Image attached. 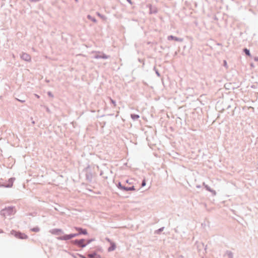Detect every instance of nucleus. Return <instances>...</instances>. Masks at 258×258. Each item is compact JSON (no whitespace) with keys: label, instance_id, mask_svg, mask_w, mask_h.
I'll list each match as a JSON object with an SVG mask.
<instances>
[{"label":"nucleus","instance_id":"nucleus-10","mask_svg":"<svg viewBox=\"0 0 258 258\" xmlns=\"http://www.w3.org/2000/svg\"><path fill=\"white\" fill-rule=\"evenodd\" d=\"M69 236H70V238L71 239V238H73V237H76V236H77L78 234H69Z\"/></svg>","mask_w":258,"mask_h":258},{"label":"nucleus","instance_id":"nucleus-18","mask_svg":"<svg viewBox=\"0 0 258 258\" xmlns=\"http://www.w3.org/2000/svg\"><path fill=\"white\" fill-rule=\"evenodd\" d=\"M114 248H115L114 246H112V247H111V248H109V250H110H110H114Z\"/></svg>","mask_w":258,"mask_h":258},{"label":"nucleus","instance_id":"nucleus-9","mask_svg":"<svg viewBox=\"0 0 258 258\" xmlns=\"http://www.w3.org/2000/svg\"><path fill=\"white\" fill-rule=\"evenodd\" d=\"M244 51L245 52L246 54H247L248 56H250V53L249 52V51L247 48H245L244 49Z\"/></svg>","mask_w":258,"mask_h":258},{"label":"nucleus","instance_id":"nucleus-8","mask_svg":"<svg viewBox=\"0 0 258 258\" xmlns=\"http://www.w3.org/2000/svg\"><path fill=\"white\" fill-rule=\"evenodd\" d=\"M22 57L25 59L27 60H29L30 59V57L29 55H27V54H23L22 55Z\"/></svg>","mask_w":258,"mask_h":258},{"label":"nucleus","instance_id":"nucleus-6","mask_svg":"<svg viewBox=\"0 0 258 258\" xmlns=\"http://www.w3.org/2000/svg\"><path fill=\"white\" fill-rule=\"evenodd\" d=\"M58 239H60V240H69V239H70V236L69 235H65L63 236H61V237H60L59 238H58Z\"/></svg>","mask_w":258,"mask_h":258},{"label":"nucleus","instance_id":"nucleus-2","mask_svg":"<svg viewBox=\"0 0 258 258\" xmlns=\"http://www.w3.org/2000/svg\"><path fill=\"white\" fill-rule=\"evenodd\" d=\"M15 236L17 237V238H20V239H27L28 238V236L24 234V233H20V232H15Z\"/></svg>","mask_w":258,"mask_h":258},{"label":"nucleus","instance_id":"nucleus-21","mask_svg":"<svg viewBox=\"0 0 258 258\" xmlns=\"http://www.w3.org/2000/svg\"><path fill=\"white\" fill-rule=\"evenodd\" d=\"M130 4H132L131 0H127Z\"/></svg>","mask_w":258,"mask_h":258},{"label":"nucleus","instance_id":"nucleus-15","mask_svg":"<svg viewBox=\"0 0 258 258\" xmlns=\"http://www.w3.org/2000/svg\"><path fill=\"white\" fill-rule=\"evenodd\" d=\"M8 210H10L11 211H12V209H6L5 210H3V212H4V214H5V212L8 211Z\"/></svg>","mask_w":258,"mask_h":258},{"label":"nucleus","instance_id":"nucleus-14","mask_svg":"<svg viewBox=\"0 0 258 258\" xmlns=\"http://www.w3.org/2000/svg\"><path fill=\"white\" fill-rule=\"evenodd\" d=\"M98 16H99L102 19H105V17L103 16H101L99 13H97Z\"/></svg>","mask_w":258,"mask_h":258},{"label":"nucleus","instance_id":"nucleus-13","mask_svg":"<svg viewBox=\"0 0 258 258\" xmlns=\"http://www.w3.org/2000/svg\"><path fill=\"white\" fill-rule=\"evenodd\" d=\"M88 17L89 19H91L92 21L96 22V21L94 18H91L90 16H88Z\"/></svg>","mask_w":258,"mask_h":258},{"label":"nucleus","instance_id":"nucleus-19","mask_svg":"<svg viewBox=\"0 0 258 258\" xmlns=\"http://www.w3.org/2000/svg\"><path fill=\"white\" fill-rule=\"evenodd\" d=\"M254 60L256 61H258V57H255L254 58Z\"/></svg>","mask_w":258,"mask_h":258},{"label":"nucleus","instance_id":"nucleus-16","mask_svg":"<svg viewBox=\"0 0 258 258\" xmlns=\"http://www.w3.org/2000/svg\"><path fill=\"white\" fill-rule=\"evenodd\" d=\"M224 65L225 67H227V63L226 60H224Z\"/></svg>","mask_w":258,"mask_h":258},{"label":"nucleus","instance_id":"nucleus-22","mask_svg":"<svg viewBox=\"0 0 258 258\" xmlns=\"http://www.w3.org/2000/svg\"><path fill=\"white\" fill-rule=\"evenodd\" d=\"M81 257H82V258H85V257L84 256H81Z\"/></svg>","mask_w":258,"mask_h":258},{"label":"nucleus","instance_id":"nucleus-17","mask_svg":"<svg viewBox=\"0 0 258 258\" xmlns=\"http://www.w3.org/2000/svg\"><path fill=\"white\" fill-rule=\"evenodd\" d=\"M145 185V180H143V181H142V186H144Z\"/></svg>","mask_w":258,"mask_h":258},{"label":"nucleus","instance_id":"nucleus-7","mask_svg":"<svg viewBox=\"0 0 258 258\" xmlns=\"http://www.w3.org/2000/svg\"><path fill=\"white\" fill-rule=\"evenodd\" d=\"M168 39L169 40H174L175 41H179L180 40L179 38L175 37H174L173 36H168Z\"/></svg>","mask_w":258,"mask_h":258},{"label":"nucleus","instance_id":"nucleus-23","mask_svg":"<svg viewBox=\"0 0 258 258\" xmlns=\"http://www.w3.org/2000/svg\"><path fill=\"white\" fill-rule=\"evenodd\" d=\"M126 182H127V183H129V181H128V180H126Z\"/></svg>","mask_w":258,"mask_h":258},{"label":"nucleus","instance_id":"nucleus-5","mask_svg":"<svg viewBox=\"0 0 258 258\" xmlns=\"http://www.w3.org/2000/svg\"><path fill=\"white\" fill-rule=\"evenodd\" d=\"M51 233L53 234H59L60 233H63L61 229H53L51 231Z\"/></svg>","mask_w":258,"mask_h":258},{"label":"nucleus","instance_id":"nucleus-4","mask_svg":"<svg viewBox=\"0 0 258 258\" xmlns=\"http://www.w3.org/2000/svg\"><path fill=\"white\" fill-rule=\"evenodd\" d=\"M119 186L122 189H123L124 190H134L135 188L134 187V186H130V187H128V186H122L120 184H119Z\"/></svg>","mask_w":258,"mask_h":258},{"label":"nucleus","instance_id":"nucleus-3","mask_svg":"<svg viewBox=\"0 0 258 258\" xmlns=\"http://www.w3.org/2000/svg\"><path fill=\"white\" fill-rule=\"evenodd\" d=\"M75 229L79 232V234H83L84 235L87 234V231L86 229H83L82 228H79V227H75Z\"/></svg>","mask_w":258,"mask_h":258},{"label":"nucleus","instance_id":"nucleus-12","mask_svg":"<svg viewBox=\"0 0 258 258\" xmlns=\"http://www.w3.org/2000/svg\"><path fill=\"white\" fill-rule=\"evenodd\" d=\"M95 255H96V253H93V254H88V256L90 258H93V257H95Z\"/></svg>","mask_w":258,"mask_h":258},{"label":"nucleus","instance_id":"nucleus-1","mask_svg":"<svg viewBox=\"0 0 258 258\" xmlns=\"http://www.w3.org/2000/svg\"><path fill=\"white\" fill-rule=\"evenodd\" d=\"M73 242L82 247H85L87 244L86 243H85V240L83 239L80 240H76L74 241Z\"/></svg>","mask_w":258,"mask_h":258},{"label":"nucleus","instance_id":"nucleus-24","mask_svg":"<svg viewBox=\"0 0 258 258\" xmlns=\"http://www.w3.org/2000/svg\"><path fill=\"white\" fill-rule=\"evenodd\" d=\"M76 1H77L78 0H76Z\"/></svg>","mask_w":258,"mask_h":258},{"label":"nucleus","instance_id":"nucleus-11","mask_svg":"<svg viewBox=\"0 0 258 258\" xmlns=\"http://www.w3.org/2000/svg\"><path fill=\"white\" fill-rule=\"evenodd\" d=\"M31 230L34 232H38L39 231V229L38 227H35L32 229Z\"/></svg>","mask_w":258,"mask_h":258},{"label":"nucleus","instance_id":"nucleus-20","mask_svg":"<svg viewBox=\"0 0 258 258\" xmlns=\"http://www.w3.org/2000/svg\"><path fill=\"white\" fill-rule=\"evenodd\" d=\"M92 241V240H89L87 242V243H89L90 242H91Z\"/></svg>","mask_w":258,"mask_h":258}]
</instances>
